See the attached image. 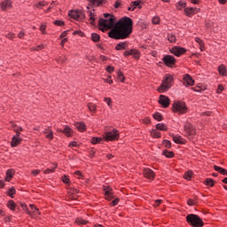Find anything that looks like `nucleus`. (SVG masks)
<instances>
[{
    "instance_id": "obj_1",
    "label": "nucleus",
    "mask_w": 227,
    "mask_h": 227,
    "mask_svg": "<svg viewBox=\"0 0 227 227\" xmlns=\"http://www.w3.org/2000/svg\"><path fill=\"white\" fill-rule=\"evenodd\" d=\"M134 27V21L132 19L125 16L121 18L114 27L109 31V38L114 40H125L132 35V29Z\"/></svg>"
},
{
    "instance_id": "obj_2",
    "label": "nucleus",
    "mask_w": 227,
    "mask_h": 227,
    "mask_svg": "<svg viewBox=\"0 0 227 227\" xmlns=\"http://www.w3.org/2000/svg\"><path fill=\"white\" fill-rule=\"evenodd\" d=\"M116 16L109 13H104V18H99L98 26L99 30L103 33L107 29H113L116 25Z\"/></svg>"
},
{
    "instance_id": "obj_3",
    "label": "nucleus",
    "mask_w": 227,
    "mask_h": 227,
    "mask_svg": "<svg viewBox=\"0 0 227 227\" xmlns=\"http://www.w3.org/2000/svg\"><path fill=\"white\" fill-rule=\"evenodd\" d=\"M173 75L166 74L161 82V84L157 89V91L159 93H166V91H169V90H171V86H173Z\"/></svg>"
},
{
    "instance_id": "obj_4",
    "label": "nucleus",
    "mask_w": 227,
    "mask_h": 227,
    "mask_svg": "<svg viewBox=\"0 0 227 227\" xmlns=\"http://www.w3.org/2000/svg\"><path fill=\"white\" fill-rule=\"evenodd\" d=\"M186 221L193 227H203V220L198 215L191 214L186 216Z\"/></svg>"
},
{
    "instance_id": "obj_5",
    "label": "nucleus",
    "mask_w": 227,
    "mask_h": 227,
    "mask_svg": "<svg viewBox=\"0 0 227 227\" xmlns=\"http://www.w3.org/2000/svg\"><path fill=\"white\" fill-rule=\"evenodd\" d=\"M103 139H105V141H118V139H120V132H118V129H113L110 131L105 132Z\"/></svg>"
},
{
    "instance_id": "obj_6",
    "label": "nucleus",
    "mask_w": 227,
    "mask_h": 227,
    "mask_svg": "<svg viewBox=\"0 0 227 227\" xmlns=\"http://www.w3.org/2000/svg\"><path fill=\"white\" fill-rule=\"evenodd\" d=\"M173 112L178 113L179 114H185L187 113V106L184 102L176 101L173 104Z\"/></svg>"
},
{
    "instance_id": "obj_7",
    "label": "nucleus",
    "mask_w": 227,
    "mask_h": 227,
    "mask_svg": "<svg viewBox=\"0 0 227 227\" xmlns=\"http://www.w3.org/2000/svg\"><path fill=\"white\" fill-rule=\"evenodd\" d=\"M184 129L186 137H188L190 140L194 139V137L196 136V129H194L192 124L190 122H185Z\"/></svg>"
},
{
    "instance_id": "obj_8",
    "label": "nucleus",
    "mask_w": 227,
    "mask_h": 227,
    "mask_svg": "<svg viewBox=\"0 0 227 227\" xmlns=\"http://www.w3.org/2000/svg\"><path fill=\"white\" fill-rule=\"evenodd\" d=\"M69 17L74 19V20H84V12L82 11H69L68 12Z\"/></svg>"
},
{
    "instance_id": "obj_9",
    "label": "nucleus",
    "mask_w": 227,
    "mask_h": 227,
    "mask_svg": "<svg viewBox=\"0 0 227 227\" xmlns=\"http://www.w3.org/2000/svg\"><path fill=\"white\" fill-rule=\"evenodd\" d=\"M162 61L166 67H173L176 63V59H175V57L171 55H165L162 58Z\"/></svg>"
},
{
    "instance_id": "obj_10",
    "label": "nucleus",
    "mask_w": 227,
    "mask_h": 227,
    "mask_svg": "<svg viewBox=\"0 0 227 227\" xmlns=\"http://www.w3.org/2000/svg\"><path fill=\"white\" fill-rule=\"evenodd\" d=\"M12 6H13V2H12V0H4L0 3V8L2 12L12 10Z\"/></svg>"
},
{
    "instance_id": "obj_11",
    "label": "nucleus",
    "mask_w": 227,
    "mask_h": 227,
    "mask_svg": "<svg viewBox=\"0 0 227 227\" xmlns=\"http://www.w3.org/2000/svg\"><path fill=\"white\" fill-rule=\"evenodd\" d=\"M170 52L171 54H174L175 56L178 57V56H182V54H185L186 50L185 48L176 46L170 50Z\"/></svg>"
},
{
    "instance_id": "obj_12",
    "label": "nucleus",
    "mask_w": 227,
    "mask_h": 227,
    "mask_svg": "<svg viewBox=\"0 0 227 227\" xmlns=\"http://www.w3.org/2000/svg\"><path fill=\"white\" fill-rule=\"evenodd\" d=\"M186 17H192V15H196L200 12V9L194 7H186L184 10Z\"/></svg>"
},
{
    "instance_id": "obj_13",
    "label": "nucleus",
    "mask_w": 227,
    "mask_h": 227,
    "mask_svg": "<svg viewBox=\"0 0 227 227\" xmlns=\"http://www.w3.org/2000/svg\"><path fill=\"white\" fill-rule=\"evenodd\" d=\"M169 98L168 96L160 95L159 98V104L162 106V107H169Z\"/></svg>"
},
{
    "instance_id": "obj_14",
    "label": "nucleus",
    "mask_w": 227,
    "mask_h": 227,
    "mask_svg": "<svg viewBox=\"0 0 227 227\" xmlns=\"http://www.w3.org/2000/svg\"><path fill=\"white\" fill-rule=\"evenodd\" d=\"M103 191L105 192V196L108 201H111L113 200V189H111L110 186L103 185Z\"/></svg>"
},
{
    "instance_id": "obj_15",
    "label": "nucleus",
    "mask_w": 227,
    "mask_h": 227,
    "mask_svg": "<svg viewBox=\"0 0 227 227\" xmlns=\"http://www.w3.org/2000/svg\"><path fill=\"white\" fill-rule=\"evenodd\" d=\"M144 176L148 178V180H153L155 178V172L151 168H144Z\"/></svg>"
},
{
    "instance_id": "obj_16",
    "label": "nucleus",
    "mask_w": 227,
    "mask_h": 227,
    "mask_svg": "<svg viewBox=\"0 0 227 227\" xmlns=\"http://www.w3.org/2000/svg\"><path fill=\"white\" fill-rule=\"evenodd\" d=\"M183 81L184 86H194V81L192 80V77L188 74L184 75Z\"/></svg>"
},
{
    "instance_id": "obj_17",
    "label": "nucleus",
    "mask_w": 227,
    "mask_h": 227,
    "mask_svg": "<svg viewBox=\"0 0 227 227\" xmlns=\"http://www.w3.org/2000/svg\"><path fill=\"white\" fill-rule=\"evenodd\" d=\"M22 143V137L14 135L12 138L11 146L12 148H15V146H19Z\"/></svg>"
},
{
    "instance_id": "obj_18",
    "label": "nucleus",
    "mask_w": 227,
    "mask_h": 227,
    "mask_svg": "<svg viewBox=\"0 0 227 227\" xmlns=\"http://www.w3.org/2000/svg\"><path fill=\"white\" fill-rule=\"evenodd\" d=\"M15 176V169L10 168L6 171L5 182H12V178Z\"/></svg>"
},
{
    "instance_id": "obj_19",
    "label": "nucleus",
    "mask_w": 227,
    "mask_h": 227,
    "mask_svg": "<svg viewBox=\"0 0 227 227\" xmlns=\"http://www.w3.org/2000/svg\"><path fill=\"white\" fill-rule=\"evenodd\" d=\"M129 47V43L127 42H121L116 44L115 51H125Z\"/></svg>"
},
{
    "instance_id": "obj_20",
    "label": "nucleus",
    "mask_w": 227,
    "mask_h": 227,
    "mask_svg": "<svg viewBox=\"0 0 227 227\" xmlns=\"http://www.w3.org/2000/svg\"><path fill=\"white\" fill-rule=\"evenodd\" d=\"M74 127L79 130V132H84V130H86V124L82 121L75 122Z\"/></svg>"
},
{
    "instance_id": "obj_21",
    "label": "nucleus",
    "mask_w": 227,
    "mask_h": 227,
    "mask_svg": "<svg viewBox=\"0 0 227 227\" xmlns=\"http://www.w3.org/2000/svg\"><path fill=\"white\" fill-rule=\"evenodd\" d=\"M62 132L63 134H66L67 137H72V136H74V129H72V128L69 126H65V129Z\"/></svg>"
},
{
    "instance_id": "obj_22",
    "label": "nucleus",
    "mask_w": 227,
    "mask_h": 227,
    "mask_svg": "<svg viewBox=\"0 0 227 227\" xmlns=\"http://www.w3.org/2000/svg\"><path fill=\"white\" fill-rule=\"evenodd\" d=\"M141 4V1H133L130 3L129 7H128V12H134L137 6Z\"/></svg>"
},
{
    "instance_id": "obj_23",
    "label": "nucleus",
    "mask_w": 227,
    "mask_h": 227,
    "mask_svg": "<svg viewBox=\"0 0 227 227\" xmlns=\"http://www.w3.org/2000/svg\"><path fill=\"white\" fill-rule=\"evenodd\" d=\"M174 143H176V145H184V138L180 135H174L173 137Z\"/></svg>"
},
{
    "instance_id": "obj_24",
    "label": "nucleus",
    "mask_w": 227,
    "mask_h": 227,
    "mask_svg": "<svg viewBox=\"0 0 227 227\" xmlns=\"http://www.w3.org/2000/svg\"><path fill=\"white\" fill-rule=\"evenodd\" d=\"M218 72L220 75H223V77H226L227 75V70H226V66L221 65L218 67Z\"/></svg>"
},
{
    "instance_id": "obj_25",
    "label": "nucleus",
    "mask_w": 227,
    "mask_h": 227,
    "mask_svg": "<svg viewBox=\"0 0 227 227\" xmlns=\"http://www.w3.org/2000/svg\"><path fill=\"white\" fill-rule=\"evenodd\" d=\"M43 134H46V139H54V132H52L51 129H46Z\"/></svg>"
},
{
    "instance_id": "obj_26",
    "label": "nucleus",
    "mask_w": 227,
    "mask_h": 227,
    "mask_svg": "<svg viewBox=\"0 0 227 227\" xmlns=\"http://www.w3.org/2000/svg\"><path fill=\"white\" fill-rule=\"evenodd\" d=\"M214 169L215 171H217V173H220L221 175H224L225 176H227V170L225 168H223L217 165H215Z\"/></svg>"
},
{
    "instance_id": "obj_27",
    "label": "nucleus",
    "mask_w": 227,
    "mask_h": 227,
    "mask_svg": "<svg viewBox=\"0 0 227 227\" xmlns=\"http://www.w3.org/2000/svg\"><path fill=\"white\" fill-rule=\"evenodd\" d=\"M87 107L89 109V111H90V113H92V114H95V113H97V105L94 103H89L87 105Z\"/></svg>"
},
{
    "instance_id": "obj_28",
    "label": "nucleus",
    "mask_w": 227,
    "mask_h": 227,
    "mask_svg": "<svg viewBox=\"0 0 227 227\" xmlns=\"http://www.w3.org/2000/svg\"><path fill=\"white\" fill-rule=\"evenodd\" d=\"M58 168V163H53V168H46L43 173L44 175H49L50 173H54L56 169Z\"/></svg>"
},
{
    "instance_id": "obj_29",
    "label": "nucleus",
    "mask_w": 227,
    "mask_h": 227,
    "mask_svg": "<svg viewBox=\"0 0 227 227\" xmlns=\"http://www.w3.org/2000/svg\"><path fill=\"white\" fill-rule=\"evenodd\" d=\"M69 193L73 194V196L71 197L72 200H76L77 194H79V190L77 188H71Z\"/></svg>"
},
{
    "instance_id": "obj_30",
    "label": "nucleus",
    "mask_w": 227,
    "mask_h": 227,
    "mask_svg": "<svg viewBox=\"0 0 227 227\" xmlns=\"http://www.w3.org/2000/svg\"><path fill=\"white\" fill-rule=\"evenodd\" d=\"M90 38L92 42H94L95 43H98V42H100V35L97 33H92Z\"/></svg>"
},
{
    "instance_id": "obj_31",
    "label": "nucleus",
    "mask_w": 227,
    "mask_h": 227,
    "mask_svg": "<svg viewBox=\"0 0 227 227\" xmlns=\"http://www.w3.org/2000/svg\"><path fill=\"white\" fill-rule=\"evenodd\" d=\"M162 155H165L168 159H172V157H175V153L168 150H164L162 152Z\"/></svg>"
},
{
    "instance_id": "obj_32",
    "label": "nucleus",
    "mask_w": 227,
    "mask_h": 227,
    "mask_svg": "<svg viewBox=\"0 0 227 227\" xmlns=\"http://www.w3.org/2000/svg\"><path fill=\"white\" fill-rule=\"evenodd\" d=\"M185 6H187V3L184 2V1H179L176 4V10H183V8H185Z\"/></svg>"
},
{
    "instance_id": "obj_33",
    "label": "nucleus",
    "mask_w": 227,
    "mask_h": 227,
    "mask_svg": "<svg viewBox=\"0 0 227 227\" xmlns=\"http://www.w3.org/2000/svg\"><path fill=\"white\" fill-rule=\"evenodd\" d=\"M131 56L135 58V59H139L141 53L136 49H131Z\"/></svg>"
},
{
    "instance_id": "obj_34",
    "label": "nucleus",
    "mask_w": 227,
    "mask_h": 227,
    "mask_svg": "<svg viewBox=\"0 0 227 227\" xmlns=\"http://www.w3.org/2000/svg\"><path fill=\"white\" fill-rule=\"evenodd\" d=\"M156 129L166 131V130H168V126H166V124H164V123H158V124H156Z\"/></svg>"
},
{
    "instance_id": "obj_35",
    "label": "nucleus",
    "mask_w": 227,
    "mask_h": 227,
    "mask_svg": "<svg viewBox=\"0 0 227 227\" xmlns=\"http://www.w3.org/2000/svg\"><path fill=\"white\" fill-rule=\"evenodd\" d=\"M92 6H100L104 3V0H89Z\"/></svg>"
},
{
    "instance_id": "obj_36",
    "label": "nucleus",
    "mask_w": 227,
    "mask_h": 227,
    "mask_svg": "<svg viewBox=\"0 0 227 227\" xmlns=\"http://www.w3.org/2000/svg\"><path fill=\"white\" fill-rule=\"evenodd\" d=\"M101 141H104V137H94L91 138L90 142L92 145H98V143H100Z\"/></svg>"
},
{
    "instance_id": "obj_37",
    "label": "nucleus",
    "mask_w": 227,
    "mask_h": 227,
    "mask_svg": "<svg viewBox=\"0 0 227 227\" xmlns=\"http://www.w3.org/2000/svg\"><path fill=\"white\" fill-rule=\"evenodd\" d=\"M104 102H106L110 109H113V99L111 98H104Z\"/></svg>"
},
{
    "instance_id": "obj_38",
    "label": "nucleus",
    "mask_w": 227,
    "mask_h": 227,
    "mask_svg": "<svg viewBox=\"0 0 227 227\" xmlns=\"http://www.w3.org/2000/svg\"><path fill=\"white\" fill-rule=\"evenodd\" d=\"M151 136L152 137H160V132H159V130H157V129H153L151 130Z\"/></svg>"
},
{
    "instance_id": "obj_39",
    "label": "nucleus",
    "mask_w": 227,
    "mask_h": 227,
    "mask_svg": "<svg viewBox=\"0 0 227 227\" xmlns=\"http://www.w3.org/2000/svg\"><path fill=\"white\" fill-rule=\"evenodd\" d=\"M7 207L8 208H10V210L15 211V207H16L15 201L9 200L7 203Z\"/></svg>"
},
{
    "instance_id": "obj_40",
    "label": "nucleus",
    "mask_w": 227,
    "mask_h": 227,
    "mask_svg": "<svg viewBox=\"0 0 227 227\" xmlns=\"http://www.w3.org/2000/svg\"><path fill=\"white\" fill-rule=\"evenodd\" d=\"M168 40L170 43H175V42H176V36L174 34H168Z\"/></svg>"
},
{
    "instance_id": "obj_41",
    "label": "nucleus",
    "mask_w": 227,
    "mask_h": 227,
    "mask_svg": "<svg viewBox=\"0 0 227 227\" xmlns=\"http://www.w3.org/2000/svg\"><path fill=\"white\" fill-rule=\"evenodd\" d=\"M23 210H26V214L30 215V217H35V214L31 213L29 209H27V206L26 204H21Z\"/></svg>"
},
{
    "instance_id": "obj_42",
    "label": "nucleus",
    "mask_w": 227,
    "mask_h": 227,
    "mask_svg": "<svg viewBox=\"0 0 227 227\" xmlns=\"http://www.w3.org/2000/svg\"><path fill=\"white\" fill-rule=\"evenodd\" d=\"M75 223H76V224H78V225H81V224H88V221H87V220H84V219H82V218H81V217L76 218Z\"/></svg>"
},
{
    "instance_id": "obj_43",
    "label": "nucleus",
    "mask_w": 227,
    "mask_h": 227,
    "mask_svg": "<svg viewBox=\"0 0 227 227\" xmlns=\"http://www.w3.org/2000/svg\"><path fill=\"white\" fill-rule=\"evenodd\" d=\"M117 75H118V79H119V81H121V82H125V75L123 74V73L121 71H118Z\"/></svg>"
},
{
    "instance_id": "obj_44",
    "label": "nucleus",
    "mask_w": 227,
    "mask_h": 227,
    "mask_svg": "<svg viewBox=\"0 0 227 227\" xmlns=\"http://www.w3.org/2000/svg\"><path fill=\"white\" fill-rule=\"evenodd\" d=\"M153 116L157 121H162V114L160 113H155Z\"/></svg>"
},
{
    "instance_id": "obj_45",
    "label": "nucleus",
    "mask_w": 227,
    "mask_h": 227,
    "mask_svg": "<svg viewBox=\"0 0 227 227\" xmlns=\"http://www.w3.org/2000/svg\"><path fill=\"white\" fill-rule=\"evenodd\" d=\"M16 192L17 191L15 190V187H12L7 192V195L10 196L11 198H13V194H15Z\"/></svg>"
},
{
    "instance_id": "obj_46",
    "label": "nucleus",
    "mask_w": 227,
    "mask_h": 227,
    "mask_svg": "<svg viewBox=\"0 0 227 227\" xmlns=\"http://www.w3.org/2000/svg\"><path fill=\"white\" fill-rule=\"evenodd\" d=\"M31 210H33L34 214H37L38 215H40V209H38V207H35V205L30 204L29 205Z\"/></svg>"
},
{
    "instance_id": "obj_47",
    "label": "nucleus",
    "mask_w": 227,
    "mask_h": 227,
    "mask_svg": "<svg viewBox=\"0 0 227 227\" xmlns=\"http://www.w3.org/2000/svg\"><path fill=\"white\" fill-rule=\"evenodd\" d=\"M47 25L42 24L40 26V31L42 32L43 35H47Z\"/></svg>"
},
{
    "instance_id": "obj_48",
    "label": "nucleus",
    "mask_w": 227,
    "mask_h": 227,
    "mask_svg": "<svg viewBox=\"0 0 227 227\" xmlns=\"http://www.w3.org/2000/svg\"><path fill=\"white\" fill-rule=\"evenodd\" d=\"M152 23L154 25L160 23V18L159 16H154L152 20Z\"/></svg>"
},
{
    "instance_id": "obj_49",
    "label": "nucleus",
    "mask_w": 227,
    "mask_h": 227,
    "mask_svg": "<svg viewBox=\"0 0 227 227\" xmlns=\"http://www.w3.org/2000/svg\"><path fill=\"white\" fill-rule=\"evenodd\" d=\"M184 178H185V180H191V178H192V171H187L184 174Z\"/></svg>"
},
{
    "instance_id": "obj_50",
    "label": "nucleus",
    "mask_w": 227,
    "mask_h": 227,
    "mask_svg": "<svg viewBox=\"0 0 227 227\" xmlns=\"http://www.w3.org/2000/svg\"><path fill=\"white\" fill-rule=\"evenodd\" d=\"M206 185H209V187H214V179L207 178L205 180Z\"/></svg>"
},
{
    "instance_id": "obj_51",
    "label": "nucleus",
    "mask_w": 227,
    "mask_h": 227,
    "mask_svg": "<svg viewBox=\"0 0 227 227\" xmlns=\"http://www.w3.org/2000/svg\"><path fill=\"white\" fill-rule=\"evenodd\" d=\"M90 24H93V22H95V12H90Z\"/></svg>"
},
{
    "instance_id": "obj_52",
    "label": "nucleus",
    "mask_w": 227,
    "mask_h": 227,
    "mask_svg": "<svg viewBox=\"0 0 227 227\" xmlns=\"http://www.w3.org/2000/svg\"><path fill=\"white\" fill-rule=\"evenodd\" d=\"M22 130H24V129H22V127H19L17 129H14V132L16 133L15 136L20 137V132H22Z\"/></svg>"
},
{
    "instance_id": "obj_53",
    "label": "nucleus",
    "mask_w": 227,
    "mask_h": 227,
    "mask_svg": "<svg viewBox=\"0 0 227 227\" xmlns=\"http://www.w3.org/2000/svg\"><path fill=\"white\" fill-rule=\"evenodd\" d=\"M53 24L55 26H65V21L61 20H57L53 22Z\"/></svg>"
},
{
    "instance_id": "obj_54",
    "label": "nucleus",
    "mask_w": 227,
    "mask_h": 227,
    "mask_svg": "<svg viewBox=\"0 0 227 227\" xmlns=\"http://www.w3.org/2000/svg\"><path fill=\"white\" fill-rule=\"evenodd\" d=\"M162 145H165V148H171V142L169 140H163Z\"/></svg>"
},
{
    "instance_id": "obj_55",
    "label": "nucleus",
    "mask_w": 227,
    "mask_h": 227,
    "mask_svg": "<svg viewBox=\"0 0 227 227\" xmlns=\"http://www.w3.org/2000/svg\"><path fill=\"white\" fill-rule=\"evenodd\" d=\"M62 182H63L64 184H70V178H68V176L64 175V176H62Z\"/></svg>"
},
{
    "instance_id": "obj_56",
    "label": "nucleus",
    "mask_w": 227,
    "mask_h": 227,
    "mask_svg": "<svg viewBox=\"0 0 227 227\" xmlns=\"http://www.w3.org/2000/svg\"><path fill=\"white\" fill-rule=\"evenodd\" d=\"M41 6H47V2L43 1V2H39L37 4H35V8H40Z\"/></svg>"
},
{
    "instance_id": "obj_57",
    "label": "nucleus",
    "mask_w": 227,
    "mask_h": 227,
    "mask_svg": "<svg viewBox=\"0 0 227 227\" xmlns=\"http://www.w3.org/2000/svg\"><path fill=\"white\" fill-rule=\"evenodd\" d=\"M74 175H76L77 176H79L80 180L84 179V176L82 175V173H81V171L77 170L74 172Z\"/></svg>"
},
{
    "instance_id": "obj_58",
    "label": "nucleus",
    "mask_w": 227,
    "mask_h": 227,
    "mask_svg": "<svg viewBox=\"0 0 227 227\" xmlns=\"http://www.w3.org/2000/svg\"><path fill=\"white\" fill-rule=\"evenodd\" d=\"M120 201V199H115L110 203V207H116Z\"/></svg>"
},
{
    "instance_id": "obj_59",
    "label": "nucleus",
    "mask_w": 227,
    "mask_h": 227,
    "mask_svg": "<svg viewBox=\"0 0 227 227\" xmlns=\"http://www.w3.org/2000/svg\"><path fill=\"white\" fill-rule=\"evenodd\" d=\"M106 72H108V74H113L114 72V67L108 66L106 67Z\"/></svg>"
},
{
    "instance_id": "obj_60",
    "label": "nucleus",
    "mask_w": 227,
    "mask_h": 227,
    "mask_svg": "<svg viewBox=\"0 0 227 227\" xmlns=\"http://www.w3.org/2000/svg\"><path fill=\"white\" fill-rule=\"evenodd\" d=\"M42 49H43V44H40L32 48V51H42Z\"/></svg>"
},
{
    "instance_id": "obj_61",
    "label": "nucleus",
    "mask_w": 227,
    "mask_h": 227,
    "mask_svg": "<svg viewBox=\"0 0 227 227\" xmlns=\"http://www.w3.org/2000/svg\"><path fill=\"white\" fill-rule=\"evenodd\" d=\"M223 90H224L223 85H218L217 90H216V93H218V95H220V93H223Z\"/></svg>"
},
{
    "instance_id": "obj_62",
    "label": "nucleus",
    "mask_w": 227,
    "mask_h": 227,
    "mask_svg": "<svg viewBox=\"0 0 227 227\" xmlns=\"http://www.w3.org/2000/svg\"><path fill=\"white\" fill-rule=\"evenodd\" d=\"M143 123H145V125H150V123H152V121H150V118L145 117V119H143Z\"/></svg>"
},
{
    "instance_id": "obj_63",
    "label": "nucleus",
    "mask_w": 227,
    "mask_h": 227,
    "mask_svg": "<svg viewBox=\"0 0 227 227\" xmlns=\"http://www.w3.org/2000/svg\"><path fill=\"white\" fill-rule=\"evenodd\" d=\"M114 8H120L121 6V1H115L114 4Z\"/></svg>"
},
{
    "instance_id": "obj_64",
    "label": "nucleus",
    "mask_w": 227,
    "mask_h": 227,
    "mask_svg": "<svg viewBox=\"0 0 227 227\" xmlns=\"http://www.w3.org/2000/svg\"><path fill=\"white\" fill-rule=\"evenodd\" d=\"M123 55L126 57L132 56V50L126 51Z\"/></svg>"
}]
</instances>
